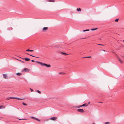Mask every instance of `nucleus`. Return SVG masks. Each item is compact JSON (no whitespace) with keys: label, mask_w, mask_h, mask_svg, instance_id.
Returning a JSON list of instances; mask_svg holds the SVG:
<instances>
[{"label":"nucleus","mask_w":124,"mask_h":124,"mask_svg":"<svg viewBox=\"0 0 124 124\" xmlns=\"http://www.w3.org/2000/svg\"><path fill=\"white\" fill-rule=\"evenodd\" d=\"M93 124H94V123H93Z\"/></svg>","instance_id":"nucleus-40"},{"label":"nucleus","mask_w":124,"mask_h":124,"mask_svg":"<svg viewBox=\"0 0 124 124\" xmlns=\"http://www.w3.org/2000/svg\"><path fill=\"white\" fill-rule=\"evenodd\" d=\"M22 59L27 61H29L30 60V59L29 58H22Z\"/></svg>","instance_id":"nucleus-9"},{"label":"nucleus","mask_w":124,"mask_h":124,"mask_svg":"<svg viewBox=\"0 0 124 124\" xmlns=\"http://www.w3.org/2000/svg\"><path fill=\"white\" fill-rule=\"evenodd\" d=\"M59 74H65V73L63 72H60L59 73Z\"/></svg>","instance_id":"nucleus-25"},{"label":"nucleus","mask_w":124,"mask_h":124,"mask_svg":"<svg viewBox=\"0 0 124 124\" xmlns=\"http://www.w3.org/2000/svg\"><path fill=\"white\" fill-rule=\"evenodd\" d=\"M30 90H31V92H32L33 91V89H31V88H30Z\"/></svg>","instance_id":"nucleus-27"},{"label":"nucleus","mask_w":124,"mask_h":124,"mask_svg":"<svg viewBox=\"0 0 124 124\" xmlns=\"http://www.w3.org/2000/svg\"><path fill=\"white\" fill-rule=\"evenodd\" d=\"M21 61V62H23V61Z\"/></svg>","instance_id":"nucleus-35"},{"label":"nucleus","mask_w":124,"mask_h":124,"mask_svg":"<svg viewBox=\"0 0 124 124\" xmlns=\"http://www.w3.org/2000/svg\"><path fill=\"white\" fill-rule=\"evenodd\" d=\"M123 41H124V40H123Z\"/></svg>","instance_id":"nucleus-39"},{"label":"nucleus","mask_w":124,"mask_h":124,"mask_svg":"<svg viewBox=\"0 0 124 124\" xmlns=\"http://www.w3.org/2000/svg\"><path fill=\"white\" fill-rule=\"evenodd\" d=\"M57 119V118L56 117L53 116L52 117L50 118V119H51L53 120H55Z\"/></svg>","instance_id":"nucleus-5"},{"label":"nucleus","mask_w":124,"mask_h":124,"mask_svg":"<svg viewBox=\"0 0 124 124\" xmlns=\"http://www.w3.org/2000/svg\"><path fill=\"white\" fill-rule=\"evenodd\" d=\"M61 54H62L64 55H69V54H66V53H63V52H61Z\"/></svg>","instance_id":"nucleus-12"},{"label":"nucleus","mask_w":124,"mask_h":124,"mask_svg":"<svg viewBox=\"0 0 124 124\" xmlns=\"http://www.w3.org/2000/svg\"><path fill=\"white\" fill-rule=\"evenodd\" d=\"M38 93H41V92H40V91H39V90H37V91H36Z\"/></svg>","instance_id":"nucleus-23"},{"label":"nucleus","mask_w":124,"mask_h":124,"mask_svg":"<svg viewBox=\"0 0 124 124\" xmlns=\"http://www.w3.org/2000/svg\"><path fill=\"white\" fill-rule=\"evenodd\" d=\"M103 51H104V52H105V50H103Z\"/></svg>","instance_id":"nucleus-38"},{"label":"nucleus","mask_w":124,"mask_h":124,"mask_svg":"<svg viewBox=\"0 0 124 124\" xmlns=\"http://www.w3.org/2000/svg\"><path fill=\"white\" fill-rule=\"evenodd\" d=\"M5 108V107L3 106H0V109L3 108Z\"/></svg>","instance_id":"nucleus-16"},{"label":"nucleus","mask_w":124,"mask_h":124,"mask_svg":"<svg viewBox=\"0 0 124 124\" xmlns=\"http://www.w3.org/2000/svg\"><path fill=\"white\" fill-rule=\"evenodd\" d=\"M31 61L32 62H34V61L33 60H31Z\"/></svg>","instance_id":"nucleus-31"},{"label":"nucleus","mask_w":124,"mask_h":124,"mask_svg":"<svg viewBox=\"0 0 124 124\" xmlns=\"http://www.w3.org/2000/svg\"><path fill=\"white\" fill-rule=\"evenodd\" d=\"M22 104L23 105H24V106H26L27 105V104H25V103H24V102H22Z\"/></svg>","instance_id":"nucleus-20"},{"label":"nucleus","mask_w":124,"mask_h":124,"mask_svg":"<svg viewBox=\"0 0 124 124\" xmlns=\"http://www.w3.org/2000/svg\"><path fill=\"white\" fill-rule=\"evenodd\" d=\"M109 123L108 122H106L104 124H109Z\"/></svg>","instance_id":"nucleus-24"},{"label":"nucleus","mask_w":124,"mask_h":124,"mask_svg":"<svg viewBox=\"0 0 124 124\" xmlns=\"http://www.w3.org/2000/svg\"><path fill=\"white\" fill-rule=\"evenodd\" d=\"M97 29V28H95L94 29H91V30L92 31H94L95 30H96Z\"/></svg>","instance_id":"nucleus-21"},{"label":"nucleus","mask_w":124,"mask_h":124,"mask_svg":"<svg viewBox=\"0 0 124 124\" xmlns=\"http://www.w3.org/2000/svg\"><path fill=\"white\" fill-rule=\"evenodd\" d=\"M118 59L119 61L121 63H123V62L122 61V59L120 58H118Z\"/></svg>","instance_id":"nucleus-10"},{"label":"nucleus","mask_w":124,"mask_h":124,"mask_svg":"<svg viewBox=\"0 0 124 124\" xmlns=\"http://www.w3.org/2000/svg\"><path fill=\"white\" fill-rule=\"evenodd\" d=\"M89 31V29H86V30H84L83 31V32H85V31Z\"/></svg>","instance_id":"nucleus-18"},{"label":"nucleus","mask_w":124,"mask_h":124,"mask_svg":"<svg viewBox=\"0 0 124 124\" xmlns=\"http://www.w3.org/2000/svg\"><path fill=\"white\" fill-rule=\"evenodd\" d=\"M49 2H54L55 1L54 0H47Z\"/></svg>","instance_id":"nucleus-13"},{"label":"nucleus","mask_w":124,"mask_h":124,"mask_svg":"<svg viewBox=\"0 0 124 124\" xmlns=\"http://www.w3.org/2000/svg\"><path fill=\"white\" fill-rule=\"evenodd\" d=\"M16 74L18 76H20L22 74V73H16Z\"/></svg>","instance_id":"nucleus-15"},{"label":"nucleus","mask_w":124,"mask_h":124,"mask_svg":"<svg viewBox=\"0 0 124 124\" xmlns=\"http://www.w3.org/2000/svg\"><path fill=\"white\" fill-rule=\"evenodd\" d=\"M34 50H30V52H33Z\"/></svg>","instance_id":"nucleus-30"},{"label":"nucleus","mask_w":124,"mask_h":124,"mask_svg":"<svg viewBox=\"0 0 124 124\" xmlns=\"http://www.w3.org/2000/svg\"><path fill=\"white\" fill-rule=\"evenodd\" d=\"M86 58V57H84L83 58Z\"/></svg>","instance_id":"nucleus-34"},{"label":"nucleus","mask_w":124,"mask_h":124,"mask_svg":"<svg viewBox=\"0 0 124 124\" xmlns=\"http://www.w3.org/2000/svg\"><path fill=\"white\" fill-rule=\"evenodd\" d=\"M77 111L78 112L81 113L84 112H85L82 109H77Z\"/></svg>","instance_id":"nucleus-3"},{"label":"nucleus","mask_w":124,"mask_h":124,"mask_svg":"<svg viewBox=\"0 0 124 124\" xmlns=\"http://www.w3.org/2000/svg\"><path fill=\"white\" fill-rule=\"evenodd\" d=\"M88 106V104L87 103H85L84 104H83L82 105H81V106L83 107V106H84V107H86Z\"/></svg>","instance_id":"nucleus-11"},{"label":"nucleus","mask_w":124,"mask_h":124,"mask_svg":"<svg viewBox=\"0 0 124 124\" xmlns=\"http://www.w3.org/2000/svg\"><path fill=\"white\" fill-rule=\"evenodd\" d=\"M19 120H23V119H19Z\"/></svg>","instance_id":"nucleus-37"},{"label":"nucleus","mask_w":124,"mask_h":124,"mask_svg":"<svg viewBox=\"0 0 124 124\" xmlns=\"http://www.w3.org/2000/svg\"><path fill=\"white\" fill-rule=\"evenodd\" d=\"M91 57V56H87V57H86V58H90Z\"/></svg>","instance_id":"nucleus-28"},{"label":"nucleus","mask_w":124,"mask_h":124,"mask_svg":"<svg viewBox=\"0 0 124 124\" xmlns=\"http://www.w3.org/2000/svg\"><path fill=\"white\" fill-rule=\"evenodd\" d=\"M10 99H15L18 100H23L25 99V98H20L17 97H10L6 99L7 100H9Z\"/></svg>","instance_id":"nucleus-2"},{"label":"nucleus","mask_w":124,"mask_h":124,"mask_svg":"<svg viewBox=\"0 0 124 124\" xmlns=\"http://www.w3.org/2000/svg\"><path fill=\"white\" fill-rule=\"evenodd\" d=\"M3 78L5 79H7L8 78V77L7 76V75L6 74H3Z\"/></svg>","instance_id":"nucleus-8"},{"label":"nucleus","mask_w":124,"mask_h":124,"mask_svg":"<svg viewBox=\"0 0 124 124\" xmlns=\"http://www.w3.org/2000/svg\"><path fill=\"white\" fill-rule=\"evenodd\" d=\"M98 45H100V46H104V45H102V44H98Z\"/></svg>","instance_id":"nucleus-26"},{"label":"nucleus","mask_w":124,"mask_h":124,"mask_svg":"<svg viewBox=\"0 0 124 124\" xmlns=\"http://www.w3.org/2000/svg\"><path fill=\"white\" fill-rule=\"evenodd\" d=\"M77 10L78 11H81V10L80 8H78L77 9Z\"/></svg>","instance_id":"nucleus-17"},{"label":"nucleus","mask_w":124,"mask_h":124,"mask_svg":"<svg viewBox=\"0 0 124 124\" xmlns=\"http://www.w3.org/2000/svg\"><path fill=\"white\" fill-rule=\"evenodd\" d=\"M31 118H32L36 120H37V121H38L39 122H40V120L39 119H38V118H36L35 117H34L33 116H31Z\"/></svg>","instance_id":"nucleus-7"},{"label":"nucleus","mask_w":124,"mask_h":124,"mask_svg":"<svg viewBox=\"0 0 124 124\" xmlns=\"http://www.w3.org/2000/svg\"><path fill=\"white\" fill-rule=\"evenodd\" d=\"M36 62L42 66H45L47 67H49L51 66V65H47L45 63H43L42 62H40L37 61Z\"/></svg>","instance_id":"nucleus-1"},{"label":"nucleus","mask_w":124,"mask_h":124,"mask_svg":"<svg viewBox=\"0 0 124 124\" xmlns=\"http://www.w3.org/2000/svg\"><path fill=\"white\" fill-rule=\"evenodd\" d=\"M119 19H117L115 20V21L116 22H118Z\"/></svg>","instance_id":"nucleus-22"},{"label":"nucleus","mask_w":124,"mask_h":124,"mask_svg":"<svg viewBox=\"0 0 124 124\" xmlns=\"http://www.w3.org/2000/svg\"><path fill=\"white\" fill-rule=\"evenodd\" d=\"M23 70V71H25L26 72H28L29 71V70L26 68H25Z\"/></svg>","instance_id":"nucleus-6"},{"label":"nucleus","mask_w":124,"mask_h":124,"mask_svg":"<svg viewBox=\"0 0 124 124\" xmlns=\"http://www.w3.org/2000/svg\"><path fill=\"white\" fill-rule=\"evenodd\" d=\"M90 102H88V104H89L90 103Z\"/></svg>","instance_id":"nucleus-33"},{"label":"nucleus","mask_w":124,"mask_h":124,"mask_svg":"<svg viewBox=\"0 0 124 124\" xmlns=\"http://www.w3.org/2000/svg\"><path fill=\"white\" fill-rule=\"evenodd\" d=\"M81 107L82 106H77L76 107H75V108H79Z\"/></svg>","instance_id":"nucleus-19"},{"label":"nucleus","mask_w":124,"mask_h":124,"mask_svg":"<svg viewBox=\"0 0 124 124\" xmlns=\"http://www.w3.org/2000/svg\"><path fill=\"white\" fill-rule=\"evenodd\" d=\"M48 28L47 27H44L42 30V31L43 32H45L48 29Z\"/></svg>","instance_id":"nucleus-4"},{"label":"nucleus","mask_w":124,"mask_h":124,"mask_svg":"<svg viewBox=\"0 0 124 124\" xmlns=\"http://www.w3.org/2000/svg\"><path fill=\"white\" fill-rule=\"evenodd\" d=\"M98 102L99 103H103L102 102Z\"/></svg>","instance_id":"nucleus-32"},{"label":"nucleus","mask_w":124,"mask_h":124,"mask_svg":"<svg viewBox=\"0 0 124 124\" xmlns=\"http://www.w3.org/2000/svg\"><path fill=\"white\" fill-rule=\"evenodd\" d=\"M26 51H30V50L29 49H27L26 50Z\"/></svg>","instance_id":"nucleus-29"},{"label":"nucleus","mask_w":124,"mask_h":124,"mask_svg":"<svg viewBox=\"0 0 124 124\" xmlns=\"http://www.w3.org/2000/svg\"><path fill=\"white\" fill-rule=\"evenodd\" d=\"M26 54H28V55H30L32 57H36V58H39V57H36V56H33V55H31L30 54H28L27 53H26Z\"/></svg>","instance_id":"nucleus-14"},{"label":"nucleus","mask_w":124,"mask_h":124,"mask_svg":"<svg viewBox=\"0 0 124 124\" xmlns=\"http://www.w3.org/2000/svg\"><path fill=\"white\" fill-rule=\"evenodd\" d=\"M86 38H83V39H85Z\"/></svg>","instance_id":"nucleus-36"}]
</instances>
